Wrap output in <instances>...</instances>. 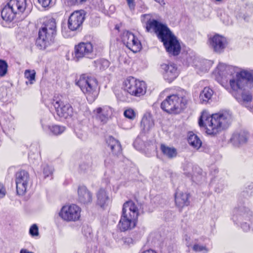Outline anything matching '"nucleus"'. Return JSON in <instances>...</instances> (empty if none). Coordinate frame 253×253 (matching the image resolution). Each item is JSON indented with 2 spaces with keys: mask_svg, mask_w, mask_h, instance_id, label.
I'll return each instance as SVG.
<instances>
[{
  "mask_svg": "<svg viewBox=\"0 0 253 253\" xmlns=\"http://www.w3.org/2000/svg\"><path fill=\"white\" fill-rule=\"evenodd\" d=\"M156 2L159 3L161 5L164 6L165 4L164 0H154Z\"/></svg>",
  "mask_w": 253,
  "mask_h": 253,
  "instance_id": "37998d69",
  "label": "nucleus"
},
{
  "mask_svg": "<svg viewBox=\"0 0 253 253\" xmlns=\"http://www.w3.org/2000/svg\"><path fill=\"white\" fill-rule=\"evenodd\" d=\"M193 250L195 252H201L202 251H208V249L205 246H200L198 244L194 245Z\"/></svg>",
  "mask_w": 253,
  "mask_h": 253,
  "instance_id": "e433bc0d",
  "label": "nucleus"
},
{
  "mask_svg": "<svg viewBox=\"0 0 253 253\" xmlns=\"http://www.w3.org/2000/svg\"><path fill=\"white\" fill-rule=\"evenodd\" d=\"M161 69L164 79L169 83H172L179 74L177 65L172 62L161 64Z\"/></svg>",
  "mask_w": 253,
  "mask_h": 253,
  "instance_id": "4468645a",
  "label": "nucleus"
},
{
  "mask_svg": "<svg viewBox=\"0 0 253 253\" xmlns=\"http://www.w3.org/2000/svg\"><path fill=\"white\" fill-rule=\"evenodd\" d=\"M28 84V82H26V84Z\"/></svg>",
  "mask_w": 253,
  "mask_h": 253,
  "instance_id": "de8ad7c7",
  "label": "nucleus"
},
{
  "mask_svg": "<svg viewBox=\"0 0 253 253\" xmlns=\"http://www.w3.org/2000/svg\"><path fill=\"white\" fill-rule=\"evenodd\" d=\"M160 149L164 156L169 159L175 158L177 155V151L174 147H169L165 144H160Z\"/></svg>",
  "mask_w": 253,
  "mask_h": 253,
  "instance_id": "393cba45",
  "label": "nucleus"
},
{
  "mask_svg": "<svg viewBox=\"0 0 253 253\" xmlns=\"http://www.w3.org/2000/svg\"><path fill=\"white\" fill-rule=\"evenodd\" d=\"M93 112L95 115L96 119L104 124L109 120L111 110L110 107L105 106L96 108Z\"/></svg>",
  "mask_w": 253,
  "mask_h": 253,
  "instance_id": "aec40b11",
  "label": "nucleus"
},
{
  "mask_svg": "<svg viewBox=\"0 0 253 253\" xmlns=\"http://www.w3.org/2000/svg\"><path fill=\"white\" fill-rule=\"evenodd\" d=\"M17 14H18L11 6H5L1 12V16L2 19L6 22H11L15 17Z\"/></svg>",
  "mask_w": 253,
  "mask_h": 253,
  "instance_id": "b1692460",
  "label": "nucleus"
},
{
  "mask_svg": "<svg viewBox=\"0 0 253 253\" xmlns=\"http://www.w3.org/2000/svg\"><path fill=\"white\" fill-rule=\"evenodd\" d=\"M43 173L45 177L48 176L49 175L52 174V171L50 169L48 166H46L43 168Z\"/></svg>",
  "mask_w": 253,
  "mask_h": 253,
  "instance_id": "ea45409f",
  "label": "nucleus"
},
{
  "mask_svg": "<svg viewBox=\"0 0 253 253\" xmlns=\"http://www.w3.org/2000/svg\"><path fill=\"white\" fill-rule=\"evenodd\" d=\"M20 253H33L29 252L26 249H22L20 251Z\"/></svg>",
  "mask_w": 253,
  "mask_h": 253,
  "instance_id": "a18cd8bd",
  "label": "nucleus"
},
{
  "mask_svg": "<svg viewBox=\"0 0 253 253\" xmlns=\"http://www.w3.org/2000/svg\"><path fill=\"white\" fill-rule=\"evenodd\" d=\"M107 146L115 155H119L122 152V146L120 142L112 136H109L106 139Z\"/></svg>",
  "mask_w": 253,
  "mask_h": 253,
  "instance_id": "4be33fe9",
  "label": "nucleus"
},
{
  "mask_svg": "<svg viewBox=\"0 0 253 253\" xmlns=\"http://www.w3.org/2000/svg\"><path fill=\"white\" fill-rule=\"evenodd\" d=\"M142 253H157L155 251L149 249L143 251Z\"/></svg>",
  "mask_w": 253,
  "mask_h": 253,
  "instance_id": "79ce46f5",
  "label": "nucleus"
},
{
  "mask_svg": "<svg viewBox=\"0 0 253 253\" xmlns=\"http://www.w3.org/2000/svg\"><path fill=\"white\" fill-rule=\"evenodd\" d=\"M52 104L55 109L56 115L60 118L67 119L74 115L72 106L61 95H55Z\"/></svg>",
  "mask_w": 253,
  "mask_h": 253,
  "instance_id": "6e6552de",
  "label": "nucleus"
},
{
  "mask_svg": "<svg viewBox=\"0 0 253 253\" xmlns=\"http://www.w3.org/2000/svg\"><path fill=\"white\" fill-rule=\"evenodd\" d=\"M78 201L82 205H88L93 201V194L84 185H79L78 188Z\"/></svg>",
  "mask_w": 253,
  "mask_h": 253,
  "instance_id": "6ab92c4d",
  "label": "nucleus"
},
{
  "mask_svg": "<svg viewBox=\"0 0 253 253\" xmlns=\"http://www.w3.org/2000/svg\"><path fill=\"white\" fill-rule=\"evenodd\" d=\"M226 72V66L222 64H218L214 71L216 76L225 75Z\"/></svg>",
  "mask_w": 253,
  "mask_h": 253,
  "instance_id": "2f4dec72",
  "label": "nucleus"
},
{
  "mask_svg": "<svg viewBox=\"0 0 253 253\" xmlns=\"http://www.w3.org/2000/svg\"><path fill=\"white\" fill-rule=\"evenodd\" d=\"M124 115L125 117L132 120H134L136 116L135 112L131 108L126 110L124 111Z\"/></svg>",
  "mask_w": 253,
  "mask_h": 253,
  "instance_id": "473e14b6",
  "label": "nucleus"
},
{
  "mask_svg": "<svg viewBox=\"0 0 253 253\" xmlns=\"http://www.w3.org/2000/svg\"><path fill=\"white\" fill-rule=\"evenodd\" d=\"M85 13L83 10H76L69 16L68 21V28L72 31L79 30L82 28L85 19Z\"/></svg>",
  "mask_w": 253,
  "mask_h": 253,
  "instance_id": "2eb2a0df",
  "label": "nucleus"
},
{
  "mask_svg": "<svg viewBox=\"0 0 253 253\" xmlns=\"http://www.w3.org/2000/svg\"><path fill=\"white\" fill-rule=\"evenodd\" d=\"M116 96L118 99L121 101H125L126 100V97L123 94L121 90H117L115 93Z\"/></svg>",
  "mask_w": 253,
  "mask_h": 253,
  "instance_id": "c9c22d12",
  "label": "nucleus"
},
{
  "mask_svg": "<svg viewBox=\"0 0 253 253\" xmlns=\"http://www.w3.org/2000/svg\"><path fill=\"white\" fill-rule=\"evenodd\" d=\"M8 3L18 14L23 13L28 7L27 0H10Z\"/></svg>",
  "mask_w": 253,
  "mask_h": 253,
  "instance_id": "5701e85b",
  "label": "nucleus"
},
{
  "mask_svg": "<svg viewBox=\"0 0 253 253\" xmlns=\"http://www.w3.org/2000/svg\"><path fill=\"white\" fill-rule=\"evenodd\" d=\"M188 142L193 148L198 150L202 146V141L198 136L193 133H190L188 137Z\"/></svg>",
  "mask_w": 253,
  "mask_h": 253,
  "instance_id": "cd10ccee",
  "label": "nucleus"
},
{
  "mask_svg": "<svg viewBox=\"0 0 253 253\" xmlns=\"http://www.w3.org/2000/svg\"><path fill=\"white\" fill-rule=\"evenodd\" d=\"M6 194V190L4 185L0 183V197H3Z\"/></svg>",
  "mask_w": 253,
  "mask_h": 253,
  "instance_id": "58836bf2",
  "label": "nucleus"
},
{
  "mask_svg": "<svg viewBox=\"0 0 253 253\" xmlns=\"http://www.w3.org/2000/svg\"><path fill=\"white\" fill-rule=\"evenodd\" d=\"M140 126L145 131H148L154 126V122L150 114H145L143 116Z\"/></svg>",
  "mask_w": 253,
  "mask_h": 253,
  "instance_id": "a878e982",
  "label": "nucleus"
},
{
  "mask_svg": "<svg viewBox=\"0 0 253 253\" xmlns=\"http://www.w3.org/2000/svg\"><path fill=\"white\" fill-rule=\"evenodd\" d=\"M127 4L130 10H134L135 7V0H126Z\"/></svg>",
  "mask_w": 253,
  "mask_h": 253,
  "instance_id": "4c0bfd02",
  "label": "nucleus"
},
{
  "mask_svg": "<svg viewBox=\"0 0 253 253\" xmlns=\"http://www.w3.org/2000/svg\"><path fill=\"white\" fill-rule=\"evenodd\" d=\"M56 35V23L53 18L46 19L43 22L38 33L36 43L40 49H44L53 44Z\"/></svg>",
  "mask_w": 253,
  "mask_h": 253,
  "instance_id": "39448f33",
  "label": "nucleus"
},
{
  "mask_svg": "<svg viewBox=\"0 0 253 253\" xmlns=\"http://www.w3.org/2000/svg\"><path fill=\"white\" fill-rule=\"evenodd\" d=\"M124 242L125 244H130L133 242V240L131 237H125L123 239Z\"/></svg>",
  "mask_w": 253,
  "mask_h": 253,
  "instance_id": "a19ab883",
  "label": "nucleus"
},
{
  "mask_svg": "<svg viewBox=\"0 0 253 253\" xmlns=\"http://www.w3.org/2000/svg\"><path fill=\"white\" fill-rule=\"evenodd\" d=\"M253 76L251 73L241 71L230 80V92L241 104L246 105L253 100L252 93L247 89L249 82L252 81Z\"/></svg>",
  "mask_w": 253,
  "mask_h": 253,
  "instance_id": "f257e3e1",
  "label": "nucleus"
},
{
  "mask_svg": "<svg viewBox=\"0 0 253 253\" xmlns=\"http://www.w3.org/2000/svg\"><path fill=\"white\" fill-rule=\"evenodd\" d=\"M223 75H221L220 76H221V78H223ZM216 76V78H217V79L219 80V79H218V77H217V76H218V75H217V76ZM218 76H219L218 75Z\"/></svg>",
  "mask_w": 253,
  "mask_h": 253,
  "instance_id": "49530a36",
  "label": "nucleus"
},
{
  "mask_svg": "<svg viewBox=\"0 0 253 253\" xmlns=\"http://www.w3.org/2000/svg\"><path fill=\"white\" fill-rule=\"evenodd\" d=\"M8 64L3 60L0 59V77L4 76L7 73Z\"/></svg>",
  "mask_w": 253,
  "mask_h": 253,
  "instance_id": "7c9ffc66",
  "label": "nucleus"
},
{
  "mask_svg": "<svg viewBox=\"0 0 253 253\" xmlns=\"http://www.w3.org/2000/svg\"><path fill=\"white\" fill-rule=\"evenodd\" d=\"M36 72L34 70L27 69L25 71L24 77L30 84H33L36 81Z\"/></svg>",
  "mask_w": 253,
  "mask_h": 253,
  "instance_id": "c756f323",
  "label": "nucleus"
},
{
  "mask_svg": "<svg viewBox=\"0 0 253 253\" xmlns=\"http://www.w3.org/2000/svg\"><path fill=\"white\" fill-rule=\"evenodd\" d=\"M121 39L126 47L133 52L137 53L141 50V43L138 38L133 33L125 31L122 35Z\"/></svg>",
  "mask_w": 253,
  "mask_h": 253,
  "instance_id": "ddd939ff",
  "label": "nucleus"
},
{
  "mask_svg": "<svg viewBox=\"0 0 253 253\" xmlns=\"http://www.w3.org/2000/svg\"><path fill=\"white\" fill-rule=\"evenodd\" d=\"M159 39L163 42L166 51L169 54L177 56L179 54L180 44L169 29Z\"/></svg>",
  "mask_w": 253,
  "mask_h": 253,
  "instance_id": "9b49d317",
  "label": "nucleus"
},
{
  "mask_svg": "<svg viewBox=\"0 0 253 253\" xmlns=\"http://www.w3.org/2000/svg\"><path fill=\"white\" fill-rule=\"evenodd\" d=\"M213 90L209 87H205L200 94L199 98L201 103L207 104L211 99Z\"/></svg>",
  "mask_w": 253,
  "mask_h": 253,
  "instance_id": "bb28decb",
  "label": "nucleus"
},
{
  "mask_svg": "<svg viewBox=\"0 0 253 253\" xmlns=\"http://www.w3.org/2000/svg\"><path fill=\"white\" fill-rule=\"evenodd\" d=\"M189 101L187 92L184 89H177L168 95L161 103L162 110L169 115H177L187 107Z\"/></svg>",
  "mask_w": 253,
  "mask_h": 253,
  "instance_id": "7ed1b4c3",
  "label": "nucleus"
},
{
  "mask_svg": "<svg viewBox=\"0 0 253 253\" xmlns=\"http://www.w3.org/2000/svg\"><path fill=\"white\" fill-rule=\"evenodd\" d=\"M123 87L124 91L130 96L141 97L147 92V84L143 80L129 76L123 82Z\"/></svg>",
  "mask_w": 253,
  "mask_h": 253,
  "instance_id": "0eeeda50",
  "label": "nucleus"
},
{
  "mask_svg": "<svg viewBox=\"0 0 253 253\" xmlns=\"http://www.w3.org/2000/svg\"><path fill=\"white\" fill-rule=\"evenodd\" d=\"M191 194L188 192H183L177 190L174 193V203L176 207L180 211L190 205Z\"/></svg>",
  "mask_w": 253,
  "mask_h": 253,
  "instance_id": "f3484780",
  "label": "nucleus"
},
{
  "mask_svg": "<svg viewBox=\"0 0 253 253\" xmlns=\"http://www.w3.org/2000/svg\"><path fill=\"white\" fill-rule=\"evenodd\" d=\"M29 234L32 237L39 236V228L37 224H34L30 227Z\"/></svg>",
  "mask_w": 253,
  "mask_h": 253,
  "instance_id": "72a5a7b5",
  "label": "nucleus"
},
{
  "mask_svg": "<svg viewBox=\"0 0 253 253\" xmlns=\"http://www.w3.org/2000/svg\"><path fill=\"white\" fill-rule=\"evenodd\" d=\"M48 129L50 131L51 134L53 135L58 136L63 133L66 129V127L64 126L53 125L52 126H48Z\"/></svg>",
  "mask_w": 253,
  "mask_h": 253,
  "instance_id": "c85d7f7f",
  "label": "nucleus"
},
{
  "mask_svg": "<svg viewBox=\"0 0 253 253\" xmlns=\"http://www.w3.org/2000/svg\"><path fill=\"white\" fill-rule=\"evenodd\" d=\"M15 178L17 194L24 195L27 190L30 181L29 172L25 170H19L15 174Z\"/></svg>",
  "mask_w": 253,
  "mask_h": 253,
  "instance_id": "f8f14e48",
  "label": "nucleus"
},
{
  "mask_svg": "<svg viewBox=\"0 0 253 253\" xmlns=\"http://www.w3.org/2000/svg\"><path fill=\"white\" fill-rule=\"evenodd\" d=\"M139 215L138 208L133 201L128 200L125 202L117 225L118 229L121 232H125L135 228L138 223Z\"/></svg>",
  "mask_w": 253,
  "mask_h": 253,
  "instance_id": "20e7f679",
  "label": "nucleus"
},
{
  "mask_svg": "<svg viewBox=\"0 0 253 253\" xmlns=\"http://www.w3.org/2000/svg\"><path fill=\"white\" fill-rule=\"evenodd\" d=\"M74 3H82L86 1V0H72Z\"/></svg>",
  "mask_w": 253,
  "mask_h": 253,
  "instance_id": "c03bdc74",
  "label": "nucleus"
},
{
  "mask_svg": "<svg viewBox=\"0 0 253 253\" xmlns=\"http://www.w3.org/2000/svg\"><path fill=\"white\" fill-rule=\"evenodd\" d=\"M145 29L147 32L156 34L159 39L169 29L167 25L153 19H150L146 22Z\"/></svg>",
  "mask_w": 253,
  "mask_h": 253,
  "instance_id": "dca6fc26",
  "label": "nucleus"
},
{
  "mask_svg": "<svg viewBox=\"0 0 253 253\" xmlns=\"http://www.w3.org/2000/svg\"><path fill=\"white\" fill-rule=\"evenodd\" d=\"M96 205L101 208H104L109 201V193L106 188H100L96 193Z\"/></svg>",
  "mask_w": 253,
  "mask_h": 253,
  "instance_id": "412c9836",
  "label": "nucleus"
},
{
  "mask_svg": "<svg viewBox=\"0 0 253 253\" xmlns=\"http://www.w3.org/2000/svg\"><path fill=\"white\" fill-rule=\"evenodd\" d=\"M209 42L214 51L219 53L222 52L227 45L226 38L217 34L210 38Z\"/></svg>",
  "mask_w": 253,
  "mask_h": 253,
  "instance_id": "a211bd4d",
  "label": "nucleus"
},
{
  "mask_svg": "<svg viewBox=\"0 0 253 253\" xmlns=\"http://www.w3.org/2000/svg\"><path fill=\"white\" fill-rule=\"evenodd\" d=\"M94 55L93 44L90 42H82L74 46L72 57L78 62L84 58H93Z\"/></svg>",
  "mask_w": 253,
  "mask_h": 253,
  "instance_id": "9d476101",
  "label": "nucleus"
},
{
  "mask_svg": "<svg viewBox=\"0 0 253 253\" xmlns=\"http://www.w3.org/2000/svg\"><path fill=\"white\" fill-rule=\"evenodd\" d=\"M231 124V116L226 113L218 112L210 115L205 110L198 120L199 126L204 127L209 135H215L227 128Z\"/></svg>",
  "mask_w": 253,
  "mask_h": 253,
  "instance_id": "f03ea898",
  "label": "nucleus"
},
{
  "mask_svg": "<svg viewBox=\"0 0 253 253\" xmlns=\"http://www.w3.org/2000/svg\"><path fill=\"white\" fill-rule=\"evenodd\" d=\"M76 84L89 103H93L97 99L99 92V86L97 80L94 77L87 73L83 74L80 76Z\"/></svg>",
  "mask_w": 253,
  "mask_h": 253,
  "instance_id": "423d86ee",
  "label": "nucleus"
},
{
  "mask_svg": "<svg viewBox=\"0 0 253 253\" xmlns=\"http://www.w3.org/2000/svg\"><path fill=\"white\" fill-rule=\"evenodd\" d=\"M59 217L67 222H76L81 220L82 209L75 204L64 205L59 212Z\"/></svg>",
  "mask_w": 253,
  "mask_h": 253,
  "instance_id": "1a4fd4ad",
  "label": "nucleus"
},
{
  "mask_svg": "<svg viewBox=\"0 0 253 253\" xmlns=\"http://www.w3.org/2000/svg\"><path fill=\"white\" fill-rule=\"evenodd\" d=\"M40 4L43 7H48L52 4V0H38Z\"/></svg>",
  "mask_w": 253,
  "mask_h": 253,
  "instance_id": "f704fd0d",
  "label": "nucleus"
}]
</instances>
